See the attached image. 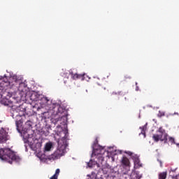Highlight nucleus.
<instances>
[{
    "label": "nucleus",
    "mask_w": 179,
    "mask_h": 179,
    "mask_svg": "<svg viewBox=\"0 0 179 179\" xmlns=\"http://www.w3.org/2000/svg\"><path fill=\"white\" fill-rule=\"evenodd\" d=\"M6 86V85H3V81L0 83V94L1 97L8 100V99L12 97V94L6 92V90L5 89Z\"/></svg>",
    "instance_id": "4"
},
{
    "label": "nucleus",
    "mask_w": 179,
    "mask_h": 179,
    "mask_svg": "<svg viewBox=\"0 0 179 179\" xmlns=\"http://www.w3.org/2000/svg\"><path fill=\"white\" fill-rule=\"evenodd\" d=\"M159 163H160V166H161V167H162V166H163V165H162V164L161 161L159 162Z\"/></svg>",
    "instance_id": "28"
},
{
    "label": "nucleus",
    "mask_w": 179,
    "mask_h": 179,
    "mask_svg": "<svg viewBox=\"0 0 179 179\" xmlns=\"http://www.w3.org/2000/svg\"><path fill=\"white\" fill-rule=\"evenodd\" d=\"M64 154L65 152L64 150L59 148L53 154L48 157V160H57V159H59L62 157V156H64Z\"/></svg>",
    "instance_id": "3"
},
{
    "label": "nucleus",
    "mask_w": 179,
    "mask_h": 179,
    "mask_svg": "<svg viewBox=\"0 0 179 179\" xmlns=\"http://www.w3.org/2000/svg\"><path fill=\"white\" fill-rule=\"evenodd\" d=\"M167 138H169V134H165L164 136L160 134H155L152 136V139L155 142H164V143H167Z\"/></svg>",
    "instance_id": "5"
},
{
    "label": "nucleus",
    "mask_w": 179,
    "mask_h": 179,
    "mask_svg": "<svg viewBox=\"0 0 179 179\" xmlns=\"http://www.w3.org/2000/svg\"><path fill=\"white\" fill-rule=\"evenodd\" d=\"M59 173H60L59 169H56L55 173L54 174V176H57V177H58V176H59Z\"/></svg>",
    "instance_id": "19"
},
{
    "label": "nucleus",
    "mask_w": 179,
    "mask_h": 179,
    "mask_svg": "<svg viewBox=\"0 0 179 179\" xmlns=\"http://www.w3.org/2000/svg\"><path fill=\"white\" fill-rule=\"evenodd\" d=\"M8 141V133L3 128L0 129V143H5Z\"/></svg>",
    "instance_id": "6"
},
{
    "label": "nucleus",
    "mask_w": 179,
    "mask_h": 179,
    "mask_svg": "<svg viewBox=\"0 0 179 179\" xmlns=\"http://www.w3.org/2000/svg\"><path fill=\"white\" fill-rule=\"evenodd\" d=\"M26 129H31L33 127V122L28 120L25 123Z\"/></svg>",
    "instance_id": "12"
},
{
    "label": "nucleus",
    "mask_w": 179,
    "mask_h": 179,
    "mask_svg": "<svg viewBox=\"0 0 179 179\" xmlns=\"http://www.w3.org/2000/svg\"><path fill=\"white\" fill-rule=\"evenodd\" d=\"M21 122H22V120H20V119L19 120L17 119L15 120L17 128H19V124H21Z\"/></svg>",
    "instance_id": "17"
},
{
    "label": "nucleus",
    "mask_w": 179,
    "mask_h": 179,
    "mask_svg": "<svg viewBox=\"0 0 179 179\" xmlns=\"http://www.w3.org/2000/svg\"><path fill=\"white\" fill-rule=\"evenodd\" d=\"M169 142L171 145H176V146H179V143L176 142V139L173 137H170L168 136L167 137V143Z\"/></svg>",
    "instance_id": "10"
},
{
    "label": "nucleus",
    "mask_w": 179,
    "mask_h": 179,
    "mask_svg": "<svg viewBox=\"0 0 179 179\" xmlns=\"http://www.w3.org/2000/svg\"><path fill=\"white\" fill-rule=\"evenodd\" d=\"M3 104H4V106H9V103L8 102H3V100L2 101Z\"/></svg>",
    "instance_id": "22"
},
{
    "label": "nucleus",
    "mask_w": 179,
    "mask_h": 179,
    "mask_svg": "<svg viewBox=\"0 0 179 179\" xmlns=\"http://www.w3.org/2000/svg\"><path fill=\"white\" fill-rule=\"evenodd\" d=\"M127 155H129V156H132V152H127Z\"/></svg>",
    "instance_id": "26"
},
{
    "label": "nucleus",
    "mask_w": 179,
    "mask_h": 179,
    "mask_svg": "<svg viewBox=\"0 0 179 179\" xmlns=\"http://www.w3.org/2000/svg\"><path fill=\"white\" fill-rule=\"evenodd\" d=\"M120 94H121V92H112V96H117V95H120Z\"/></svg>",
    "instance_id": "20"
},
{
    "label": "nucleus",
    "mask_w": 179,
    "mask_h": 179,
    "mask_svg": "<svg viewBox=\"0 0 179 179\" xmlns=\"http://www.w3.org/2000/svg\"><path fill=\"white\" fill-rule=\"evenodd\" d=\"M52 148V143H47L45 145V151L50 152V150H51Z\"/></svg>",
    "instance_id": "15"
},
{
    "label": "nucleus",
    "mask_w": 179,
    "mask_h": 179,
    "mask_svg": "<svg viewBox=\"0 0 179 179\" xmlns=\"http://www.w3.org/2000/svg\"><path fill=\"white\" fill-rule=\"evenodd\" d=\"M50 179H58V176H57V175H53Z\"/></svg>",
    "instance_id": "21"
},
{
    "label": "nucleus",
    "mask_w": 179,
    "mask_h": 179,
    "mask_svg": "<svg viewBox=\"0 0 179 179\" xmlns=\"http://www.w3.org/2000/svg\"><path fill=\"white\" fill-rule=\"evenodd\" d=\"M69 73L71 75V78L72 79H73V80H77V79H82L83 80L85 78V75H86L85 73H83V74L73 73V72L72 71H71Z\"/></svg>",
    "instance_id": "8"
},
{
    "label": "nucleus",
    "mask_w": 179,
    "mask_h": 179,
    "mask_svg": "<svg viewBox=\"0 0 179 179\" xmlns=\"http://www.w3.org/2000/svg\"><path fill=\"white\" fill-rule=\"evenodd\" d=\"M59 121V117H58V118H56V119H54V118H52V122H53V124H57V122H58Z\"/></svg>",
    "instance_id": "18"
},
{
    "label": "nucleus",
    "mask_w": 179,
    "mask_h": 179,
    "mask_svg": "<svg viewBox=\"0 0 179 179\" xmlns=\"http://www.w3.org/2000/svg\"><path fill=\"white\" fill-rule=\"evenodd\" d=\"M136 92H138V90H139V87H138V83H136Z\"/></svg>",
    "instance_id": "23"
},
{
    "label": "nucleus",
    "mask_w": 179,
    "mask_h": 179,
    "mask_svg": "<svg viewBox=\"0 0 179 179\" xmlns=\"http://www.w3.org/2000/svg\"><path fill=\"white\" fill-rule=\"evenodd\" d=\"M173 179H179V175H177L176 176H173Z\"/></svg>",
    "instance_id": "24"
},
{
    "label": "nucleus",
    "mask_w": 179,
    "mask_h": 179,
    "mask_svg": "<svg viewBox=\"0 0 179 179\" xmlns=\"http://www.w3.org/2000/svg\"><path fill=\"white\" fill-rule=\"evenodd\" d=\"M50 111H53L54 114L56 115H58V114H62L64 111H65V109L62 108L61 106L58 103H52L50 106Z\"/></svg>",
    "instance_id": "2"
},
{
    "label": "nucleus",
    "mask_w": 179,
    "mask_h": 179,
    "mask_svg": "<svg viewBox=\"0 0 179 179\" xmlns=\"http://www.w3.org/2000/svg\"><path fill=\"white\" fill-rule=\"evenodd\" d=\"M174 114H177V115H178V113H175Z\"/></svg>",
    "instance_id": "30"
},
{
    "label": "nucleus",
    "mask_w": 179,
    "mask_h": 179,
    "mask_svg": "<svg viewBox=\"0 0 179 179\" xmlns=\"http://www.w3.org/2000/svg\"><path fill=\"white\" fill-rule=\"evenodd\" d=\"M88 166H89V167H92V166H90V164H88Z\"/></svg>",
    "instance_id": "29"
},
{
    "label": "nucleus",
    "mask_w": 179,
    "mask_h": 179,
    "mask_svg": "<svg viewBox=\"0 0 179 179\" xmlns=\"http://www.w3.org/2000/svg\"><path fill=\"white\" fill-rule=\"evenodd\" d=\"M104 152V148H103L102 147H99V148L93 150L92 155H94L95 156L97 155H103Z\"/></svg>",
    "instance_id": "9"
},
{
    "label": "nucleus",
    "mask_w": 179,
    "mask_h": 179,
    "mask_svg": "<svg viewBox=\"0 0 179 179\" xmlns=\"http://www.w3.org/2000/svg\"><path fill=\"white\" fill-rule=\"evenodd\" d=\"M157 132H159V134L160 135H162V136H164V135H167V133H166V130H164V129H163V127H159V128L158 129Z\"/></svg>",
    "instance_id": "16"
},
{
    "label": "nucleus",
    "mask_w": 179,
    "mask_h": 179,
    "mask_svg": "<svg viewBox=\"0 0 179 179\" xmlns=\"http://www.w3.org/2000/svg\"><path fill=\"white\" fill-rule=\"evenodd\" d=\"M44 100H45V101H46V102L50 101L48 100V99H47V98H44Z\"/></svg>",
    "instance_id": "27"
},
{
    "label": "nucleus",
    "mask_w": 179,
    "mask_h": 179,
    "mask_svg": "<svg viewBox=\"0 0 179 179\" xmlns=\"http://www.w3.org/2000/svg\"><path fill=\"white\" fill-rule=\"evenodd\" d=\"M38 97H40V95H38L37 93H34L31 95L30 99L34 101H37V100H38Z\"/></svg>",
    "instance_id": "13"
},
{
    "label": "nucleus",
    "mask_w": 179,
    "mask_h": 179,
    "mask_svg": "<svg viewBox=\"0 0 179 179\" xmlns=\"http://www.w3.org/2000/svg\"><path fill=\"white\" fill-rule=\"evenodd\" d=\"M124 178H127V176H125V175H123L121 176L120 179H124Z\"/></svg>",
    "instance_id": "25"
},
{
    "label": "nucleus",
    "mask_w": 179,
    "mask_h": 179,
    "mask_svg": "<svg viewBox=\"0 0 179 179\" xmlns=\"http://www.w3.org/2000/svg\"><path fill=\"white\" fill-rule=\"evenodd\" d=\"M159 179H166L167 178V172H161L158 175Z\"/></svg>",
    "instance_id": "14"
},
{
    "label": "nucleus",
    "mask_w": 179,
    "mask_h": 179,
    "mask_svg": "<svg viewBox=\"0 0 179 179\" xmlns=\"http://www.w3.org/2000/svg\"><path fill=\"white\" fill-rule=\"evenodd\" d=\"M162 115H164V113H162Z\"/></svg>",
    "instance_id": "31"
},
{
    "label": "nucleus",
    "mask_w": 179,
    "mask_h": 179,
    "mask_svg": "<svg viewBox=\"0 0 179 179\" xmlns=\"http://www.w3.org/2000/svg\"><path fill=\"white\" fill-rule=\"evenodd\" d=\"M0 159L10 164H12L13 162L19 163L22 160L20 157L10 148H0Z\"/></svg>",
    "instance_id": "1"
},
{
    "label": "nucleus",
    "mask_w": 179,
    "mask_h": 179,
    "mask_svg": "<svg viewBox=\"0 0 179 179\" xmlns=\"http://www.w3.org/2000/svg\"><path fill=\"white\" fill-rule=\"evenodd\" d=\"M122 166L128 167L129 166V159L127 157H123L121 160Z\"/></svg>",
    "instance_id": "11"
},
{
    "label": "nucleus",
    "mask_w": 179,
    "mask_h": 179,
    "mask_svg": "<svg viewBox=\"0 0 179 179\" xmlns=\"http://www.w3.org/2000/svg\"><path fill=\"white\" fill-rule=\"evenodd\" d=\"M19 111H20L19 108L12 107L10 110L11 117H13V118H22V116L19 113Z\"/></svg>",
    "instance_id": "7"
}]
</instances>
